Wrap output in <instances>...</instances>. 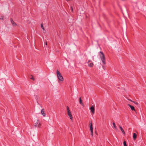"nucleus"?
I'll return each instance as SVG.
<instances>
[{
  "label": "nucleus",
  "instance_id": "a878e982",
  "mask_svg": "<svg viewBox=\"0 0 146 146\" xmlns=\"http://www.w3.org/2000/svg\"><path fill=\"white\" fill-rule=\"evenodd\" d=\"M45 44L46 45H47V42L46 41L45 42Z\"/></svg>",
  "mask_w": 146,
  "mask_h": 146
},
{
  "label": "nucleus",
  "instance_id": "0eeeda50",
  "mask_svg": "<svg viewBox=\"0 0 146 146\" xmlns=\"http://www.w3.org/2000/svg\"><path fill=\"white\" fill-rule=\"evenodd\" d=\"M128 106H129L131 109L135 111L136 110L135 109L134 107L132 106L131 105L129 104H128Z\"/></svg>",
  "mask_w": 146,
  "mask_h": 146
},
{
  "label": "nucleus",
  "instance_id": "20e7f679",
  "mask_svg": "<svg viewBox=\"0 0 146 146\" xmlns=\"http://www.w3.org/2000/svg\"><path fill=\"white\" fill-rule=\"evenodd\" d=\"M90 110H91V111L92 112L93 114H94L95 112V109L94 106H92L90 107Z\"/></svg>",
  "mask_w": 146,
  "mask_h": 146
},
{
  "label": "nucleus",
  "instance_id": "423d86ee",
  "mask_svg": "<svg viewBox=\"0 0 146 146\" xmlns=\"http://www.w3.org/2000/svg\"><path fill=\"white\" fill-rule=\"evenodd\" d=\"M67 113L68 115L70 117V119H71L72 121V120L73 117H72L71 111L70 112H68Z\"/></svg>",
  "mask_w": 146,
  "mask_h": 146
},
{
  "label": "nucleus",
  "instance_id": "a211bd4d",
  "mask_svg": "<svg viewBox=\"0 0 146 146\" xmlns=\"http://www.w3.org/2000/svg\"><path fill=\"white\" fill-rule=\"evenodd\" d=\"M133 102L137 105L139 104L137 102L133 101Z\"/></svg>",
  "mask_w": 146,
  "mask_h": 146
},
{
  "label": "nucleus",
  "instance_id": "bb28decb",
  "mask_svg": "<svg viewBox=\"0 0 146 146\" xmlns=\"http://www.w3.org/2000/svg\"><path fill=\"white\" fill-rule=\"evenodd\" d=\"M129 101H131V102H133V101H132L131 100H130V99H129Z\"/></svg>",
  "mask_w": 146,
  "mask_h": 146
},
{
  "label": "nucleus",
  "instance_id": "dca6fc26",
  "mask_svg": "<svg viewBox=\"0 0 146 146\" xmlns=\"http://www.w3.org/2000/svg\"><path fill=\"white\" fill-rule=\"evenodd\" d=\"M41 28H42V29L44 30V29L43 26V25L42 24H41Z\"/></svg>",
  "mask_w": 146,
  "mask_h": 146
},
{
  "label": "nucleus",
  "instance_id": "9b49d317",
  "mask_svg": "<svg viewBox=\"0 0 146 146\" xmlns=\"http://www.w3.org/2000/svg\"><path fill=\"white\" fill-rule=\"evenodd\" d=\"M79 102L81 104L83 107H84V104L83 103H82V100L81 97L79 98Z\"/></svg>",
  "mask_w": 146,
  "mask_h": 146
},
{
  "label": "nucleus",
  "instance_id": "39448f33",
  "mask_svg": "<svg viewBox=\"0 0 146 146\" xmlns=\"http://www.w3.org/2000/svg\"><path fill=\"white\" fill-rule=\"evenodd\" d=\"M12 25L13 26H16L17 25L16 23L15 22L13 21V19L12 18H11L10 19Z\"/></svg>",
  "mask_w": 146,
  "mask_h": 146
},
{
  "label": "nucleus",
  "instance_id": "6e6552de",
  "mask_svg": "<svg viewBox=\"0 0 146 146\" xmlns=\"http://www.w3.org/2000/svg\"><path fill=\"white\" fill-rule=\"evenodd\" d=\"M119 128L121 130V131H122V133L124 135H125V133L124 131L123 130V128L120 125L119 126Z\"/></svg>",
  "mask_w": 146,
  "mask_h": 146
},
{
  "label": "nucleus",
  "instance_id": "4be33fe9",
  "mask_svg": "<svg viewBox=\"0 0 146 146\" xmlns=\"http://www.w3.org/2000/svg\"><path fill=\"white\" fill-rule=\"evenodd\" d=\"M67 110V112H70V109Z\"/></svg>",
  "mask_w": 146,
  "mask_h": 146
},
{
  "label": "nucleus",
  "instance_id": "ddd939ff",
  "mask_svg": "<svg viewBox=\"0 0 146 146\" xmlns=\"http://www.w3.org/2000/svg\"><path fill=\"white\" fill-rule=\"evenodd\" d=\"M124 146H127L126 143L125 141H124L123 143Z\"/></svg>",
  "mask_w": 146,
  "mask_h": 146
},
{
  "label": "nucleus",
  "instance_id": "b1692460",
  "mask_svg": "<svg viewBox=\"0 0 146 146\" xmlns=\"http://www.w3.org/2000/svg\"><path fill=\"white\" fill-rule=\"evenodd\" d=\"M71 10H72V11H73V8H72V7H71Z\"/></svg>",
  "mask_w": 146,
  "mask_h": 146
},
{
  "label": "nucleus",
  "instance_id": "aec40b11",
  "mask_svg": "<svg viewBox=\"0 0 146 146\" xmlns=\"http://www.w3.org/2000/svg\"><path fill=\"white\" fill-rule=\"evenodd\" d=\"M66 108H67V110H68L69 109V108L68 106H67Z\"/></svg>",
  "mask_w": 146,
  "mask_h": 146
},
{
  "label": "nucleus",
  "instance_id": "f03ea898",
  "mask_svg": "<svg viewBox=\"0 0 146 146\" xmlns=\"http://www.w3.org/2000/svg\"><path fill=\"white\" fill-rule=\"evenodd\" d=\"M57 76L59 80V81H63L64 80L63 77L58 70L56 71Z\"/></svg>",
  "mask_w": 146,
  "mask_h": 146
},
{
  "label": "nucleus",
  "instance_id": "cd10ccee",
  "mask_svg": "<svg viewBox=\"0 0 146 146\" xmlns=\"http://www.w3.org/2000/svg\"><path fill=\"white\" fill-rule=\"evenodd\" d=\"M95 133L97 134V132L96 131L95 132Z\"/></svg>",
  "mask_w": 146,
  "mask_h": 146
},
{
  "label": "nucleus",
  "instance_id": "5701e85b",
  "mask_svg": "<svg viewBox=\"0 0 146 146\" xmlns=\"http://www.w3.org/2000/svg\"><path fill=\"white\" fill-rule=\"evenodd\" d=\"M134 140H135L136 139L137 137H133Z\"/></svg>",
  "mask_w": 146,
  "mask_h": 146
},
{
  "label": "nucleus",
  "instance_id": "6ab92c4d",
  "mask_svg": "<svg viewBox=\"0 0 146 146\" xmlns=\"http://www.w3.org/2000/svg\"><path fill=\"white\" fill-rule=\"evenodd\" d=\"M91 135L92 136H93V131H91Z\"/></svg>",
  "mask_w": 146,
  "mask_h": 146
},
{
  "label": "nucleus",
  "instance_id": "393cba45",
  "mask_svg": "<svg viewBox=\"0 0 146 146\" xmlns=\"http://www.w3.org/2000/svg\"><path fill=\"white\" fill-rule=\"evenodd\" d=\"M0 20H3V17H1V18H0Z\"/></svg>",
  "mask_w": 146,
  "mask_h": 146
},
{
  "label": "nucleus",
  "instance_id": "7ed1b4c3",
  "mask_svg": "<svg viewBox=\"0 0 146 146\" xmlns=\"http://www.w3.org/2000/svg\"><path fill=\"white\" fill-rule=\"evenodd\" d=\"M41 124L40 121L39 120H38L35 123L34 126L35 127H40Z\"/></svg>",
  "mask_w": 146,
  "mask_h": 146
},
{
  "label": "nucleus",
  "instance_id": "1a4fd4ad",
  "mask_svg": "<svg viewBox=\"0 0 146 146\" xmlns=\"http://www.w3.org/2000/svg\"><path fill=\"white\" fill-rule=\"evenodd\" d=\"M90 130L91 131H93V128L92 126V122L90 123Z\"/></svg>",
  "mask_w": 146,
  "mask_h": 146
},
{
  "label": "nucleus",
  "instance_id": "4468645a",
  "mask_svg": "<svg viewBox=\"0 0 146 146\" xmlns=\"http://www.w3.org/2000/svg\"><path fill=\"white\" fill-rule=\"evenodd\" d=\"M31 77L30 78V79L32 80H33L34 81L35 80V78L33 77V76L31 75Z\"/></svg>",
  "mask_w": 146,
  "mask_h": 146
},
{
  "label": "nucleus",
  "instance_id": "2eb2a0df",
  "mask_svg": "<svg viewBox=\"0 0 146 146\" xmlns=\"http://www.w3.org/2000/svg\"><path fill=\"white\" fill-rule=\"evenodd\" d=\"M113 127H114V128L115 129H116L117 128H116V126L115 123L113 122Z\"/></svg>",
  "mask_w": 146,
  "mask_h": 146
},
{
  "label": "nucleus",
  "instance_id": "f3484780",
  "mask_svg": "<svg viewBox=\"0 0 146 146\" xmlns=\"http://www.w3.org/2000/svg\"><path fill=\"white\" fill-rule=\"evenodd\" d=\"M137 135L135 133H133V137H137Z\"/></svg>",
  "mask_w": 146,
  "mask_h": 146
},
{
  "label": "nucleus",
  "instance_id": "f257e3e1",
  "mask_svg": "<svg viewBox=\"0 0 146 146\" xmlns=\"http://www.w3.org/2000/svg\"><path fill=\"white\" fill-rule=\"evenodd\" d=\"M99 56L103 63L104 64H106V59L105 55L103 52L102 51H100V52Z\"/></svg>",
  "mask_w": 146,
  "mask_h": 146
},
{
  "label": "nucleus",
  "instance_id": "9d476101",
  "mask_svg": "<svg viewBox=\"0 0 146 146\" xmlns=\"http://www.w3.org/2000/svg\"><path fill=\"white\" fill-rule=\"evenodd\" d=\"M41 113L42 115L44 116H45L46 115L45 113V112L44 111L43 109H42L41 110Z\"/></svg>",
  "mask_w": 146,
  "mask_h": 146
},
{
  "label": "nucleus",
  "instance_id": "f8f14e48",
  "mask_svg": "<svg viewBox=\"0 0 146 146\" xmlns=\"http://www.w3.org/2000/svg\"><path fill=\"white\" fill-rule=\"evenodd\" d=\"M93 65H94V64L93 63H91L89 64L88 65V66L89 67H92L93 66Z\"/></svg>",
  "mask_w": 146,
  "mask_h": 146
},
{
  "label": "nucleus",
  "instance_id": "412c9836",
  "mask_svg": "<svg viewBox=\"0 0 146 146\" xmlns=\"http://www.w3.org/2000/svg\"><path fill=\"white\" fill-rule=\"evenodd\" d=\"M91 62V60H88V63H89V62Z\"/></svg>",
  "mask_w": 146,
  "mask_h": 146
}]
</instances>
